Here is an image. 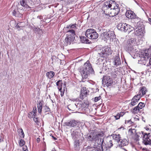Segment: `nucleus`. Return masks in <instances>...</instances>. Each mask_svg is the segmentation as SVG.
<instances>
[{
    "mask_svg": "<svg viewBox=\"0 0 151 151\" xmlns=\"http://www.w3.org/2000/svg\"><path fill=\"white\" fill-rule=\"evenodd\" d=\"M47 109H49V108H47Z\"/></svg>",
    "mask_w": 151,
    "mask_h": 151,
    "instance_id": "obj_59",
    "label": "nucleus"
},
{
    "mask_svg": "<svg viewBox=\"0 0 151 151\" xmlns=\"http://www.w3.org/2000/svg\"><path fill=\"white\" fill-rule=\"evenodd\" d=\"M25 142L24 140L22 139H21L20 140L19 142V145L20 146H22L25 144Z\"/></svg>",
    "mask_w": 151,
    "mask_h": 151,
    "instance_id": "obj_36",
    "label": "nucleus"
},
{
    "mask_svg": "<svg viewBox=\"0 0 151 151\" xmlns=\"http://www.w3.org/2000/svg\"><path fill=\"white\" fill-rule=\"evenodd\" d=\"M43 101H40L38 104L37 107H42L43 105Z\"/></svg>",
    "mask_w": 151,
    "mask_h": 151,
    "instance_id": "obj_40",
    "label": "nucleus"
},
{
    "mask_svg": "<svg viewBox=\"0 0 151 151\" xmlns=\"http://www.w3.org/2000/svg\"><path fill=\"white\" fill-rule=\"evenodd\" d=\"M83 151H93V149L89 147L83 149Z\"/></svg>",
    "mask_w": 151,
    "mask_h": 151,
    "instance_id": "obj_38",
    "label": "nucleus"
},
{
    "mask_svg": "<svg viewBox=\"0 0 151 151\" xmlns=\"http://www.w3.org/2000/svg\"><path fill=\"white\" fill-rule=\"evenodd\" d=\"M75 35V31L73 29L68 30L67 32L66 37L64 40V45H70L74 41Z\"/></svg>",
    "mask_w": 151,
    "mask_h": 151,
    "instance_id": "obj_3",
    "label": "nucleus"
},
{
    "mask_svg": "<svg viewBox=\"0 0 151 151\" xmlns=\"http://www.w3.org/2000/svg\"><path fill=\"white\" fill-rule=\"evenodd\" d=\"M78 122L74 120H72L65 123V125L70 127H74L77 125Z\"/></svg>",
    "mask_w": 151,
    "mask_h": 151,
    "instance_id": "obj_18",
    "label": "nucleus"
},
{
    "mask_svg": "<svg viewBox=\"0 0 151 151\" xmlns=\"http://www.w3.org/2000/svg\"><path fill=\"white\" fill-rule=\"evenodd\" d=\"M140 88L138 94L137 95L139 96H140V98H141L146 94V93L147 92V90L145 87H142Z\"/></svg>",
    "mask_w": 151,
    "mask_h": 151,
    "instance_id": "obj_16",
    "label": "nucleus"
},
{
    "mask_svg": "<svg viewBox=\"0 0 151 151\" xmlns=\"http://www.w3.org/2000/svg\"><path fill=\"white\" fill-rule=\"evenodd\" d=\"M142 150H145V151H147V150H146V149H142Z\"/></svg>",
    "mask_w": 151,
    "mask_h": 151,
    "instance_id": "obj_56",
    "label": "nucleus"
},
{
    "mask_svg": "<svg viewBox=\"0 0 151 151\" xmlns=\"http://www.w3.org/2000/svg\"><path fill=\"white\" fill-rule=\"evenodd\" d=\"M85 35L88 38L91 39H96L99 36L96 31L92 28H89L86 30Z\"/></svg>",
    "mask_w": 151,
    "mask_h": 151,
    "instance_id": "obj_5",
    "label": "nucleus"
},
{
    "mask_svg": "<svg viewBox=\"0 0 151 151\" xmlns=\"http://www.w3.org/2000/svg\"><path fill=\"white\" fill-rule=\"evenodd\" d=\"M17 132L19 133V135L21 138H24V134L22 129V128L19 129L17 130Z\"/></svg>",
    "mask_w": 151,
    "mask_h": 151,
    "instance_id": "obj_28",
    "label": "nucleus"
},
{
    "mask_svg": "<svg viewBox=\"0 0 151 151\" xmlns=\"http://www.w3.org/2000/svg\"><path fill=\"white\" fill-rule=\"evenodd\" d=\"M93 151H100L99 150L96 149H93Z\"/></svg>",
    "mask_w": 151,
    "mask_h": 151,
    "instance_id": "obj_53",
    "label": "nucleus"
},
{
    "mask_svg": "<svg viewBox=\"0 0 151 151\" xmlns=\"http://www.w3.org/2000/svg\"><path fill=\"white\" fill-rule=\"evenodd\" d=\"M124 127L123 126H122L120 128L118 129V130H120L121 129H122V130H124Z\"/></svg>",
    "mask_w": 151,
    "mask_h": 151,
    "instance_id": "obj_50",
    "label": "nucleus"
},
{
    "mask_svg": "<svg viewBox=\"0 0 151 151\" xmlns=\"http://www.w3.org/2000/svg\"><path fill=\"white\" fill-rule=\"evenodd\" d=\"M86 104L85 103L83 104L82 101H80L79 102V103H77V104H76V103L75 104V105L76 106V107H78L79 108H80L84 107L86 106Z\"/></svg>",
    "mask_w": 151,
    "mask_h": 151,
    "instance_id": "obj_26",
    "label": "nucleus"
},
{
    "mask_svg": "<svg viewBox=\"0 0 151 151\" xmlns=\"http://www.w3.org/2000/svg\"><path fill=\"white\" fill-rule=\"evenodd\" d=\"M40 140V138H37V141L38 143H39Z\"/></svg>",
    "mask_w": 151,
    "mask_h": 151,
    "instance_id": "obj_51",
    "label": "nucleus"
},
{
    "mask_svg": "<svg viewBox=\"0 0 151 151\" xmlns=\"http://www.w3.org/2000/svg\"><path fill=\"white\" fill-rule=\"evenodd\" d=\"M104 135L103 132L101 129L97 128L90 130L87 134L86 138L88 141L91 142L99 141Z\"/></svg>",
    "mask_w": 151,
    "mask_h": 151,
    "instance_id": "obj_1",
    "label": "nucleus"
},
{
    "mask_svg": "<svg viewBox=\"0 0 151 151\" xmlns=\"http://www.w3.org/2000/svg\"><path fill=\"white\" fill-rule=\"evenodd\" d=\"M34 113H35L36 114V112H37V108L36 107H35L33 108V111H32Z\"/></svg>",
    "mask_w": 151,
    "mask_h": 151,
    "instance_id": "obj_48",
    "label": "nucleus"
},
{
    "mask_svg": "<svg viewBox=\"0 0 151 151\" xmlns=\"http://www.w3.org/2000/svg\"><path fill=\"white\" fill-rule=\"evenodd\" d=\"M141 59L142 60H148L149 58L151 57L149 60V63L151 65V49H148L145 52H142L140 55Z\"/></svg>",
    "mask_w": 151,
    "mask_h": 151,
    "instance_id": "obj_6",
    "label": "nucleus"
},
{
    "mask_svg": "<svg viewBox=\"0 0 151 151\" xmlns=\"http://www.w3.org/2000/svg\"><path fill=\"white\" fill-rule=\"evenodd\" d=\"M126 16L128 19H134L137 20L138 22L137 24H139L141 22H140V19L137 17H136L135 13L133 11L130 10H127L126 12Z\"/></svg>",
    "mask_w": 151,
    "mask_h": 151,
    "instance_id": "obj_7",
    "label": "nucleus"
},
{
    "mask_svg": "<svg viewBox=\"0 0 151 151\" xmlns=\"http://www.w3.org/2000/svg\"><path fill=\"white\" fill-rule=\"evenodd\" d=\"M23 151H28L27 148L26 146H25L23 147Z\"/></svg>",
    "mask_w": 151,
    "mask_h": 151,
    "instance_id": "obj_47",
    "label": "nucleus"
},
{
    "mask_svg": "<svg viewBox=\"0 0 151 151\" xmlns=\"http://www.w3.org/2000/svg\"><path fill=\"white\" fill-rule=\"evenodd\" d=\"M101 97L100 96L99 97H95L94 98V101L95 102H97L98 101L100 100L101 99Z\"/></svg>",
    "mask_w": 151,
    "mask_h": 151,
    "instance_id": "obj_41",
    "label": "nucleus"
},
{
    "mask_svg": "<svg viewBox=\"0 0 151 151\" xmlns=\"http://www.w3.org/2000/svg\"><path fill=\"white\" fill-rule=\"evenodd\" d=\"M119 11L120 9L119 7H118L111 9L110 12H108L106 11V12H104L106 15H108L110 17H114L117 15L119 13Z\"/></svg>",
    "mask_w": 151,
    "mask_h": 151,
    "instance_id": "obj_12",
    "label": "nucleus"
},
{
    "mask_svg": "<svg viewBox=\"0 0 151 151\" xmlns=\"http://www.w3.org/2000/svg\"><path fill=\"white\" fill-rule=\"evenodd\" d=\"M103 83L107 86H111L113 83V80L109 76H105L102 80Z\"/></svg>",
    "mask_w": 151,
    "mask_h": 151,
    "instance_id": "obj_14",
    "label": "nucleus"
},
{
    "mask_svg": "<svg viewBox=\"0 0 151 151\" xmlns=\"http://www.w3.org/2000/svg\"><path fill=\"white\" fill-rule=\"evenodd\" d=\"M115 73H111V75L112 76H114V77H116L117 76L118 74L117 73H116V72L114 71Z\"/></svg>",
    "mask_w": 151,
    "mask_h": 151,
    "instance_id": "obj_49",
    "label": "nucleus"
},
{
    "mask_svg": "<svg viewBox=\"0 0 151 151\" xmlns=\"http://www.w3.org/2000/svg\"><path fill=\"white\" fill-rule=\"evenodd\" d=\"M114 59V65L117 66L121 64V60L119 56H116Z\"/></svg>",
    "mask_w": 151,
    "mask_h": 151,
    "instance_id": "obj_21",
    "label": "nucleus"
},
{
    "mask_svg": "<svg viewBox=\"0 0 151 151\" xmlns=\"http://www.w3.org/2000/svg\"><path fill=\"white\" fill-rule=\"evenodd\" d=\"M64 85H65V83H64Z\"/></svg>",
    "mask_w": 151,
    "mask_h": 151,
    "instance_id": "obj_58",
    "label": "nucleus"
},
{
    "mask_svg": "<svg viewBox=\"0 0 151 151\" xmlns=\"http://www.w3.org/2000/svg\"><path fill=\"white\" fill-rule=\"evenodd\" d=\"M146 129L147 130H148V129H148V128H147V129Z\"/></svg>",
    "mask_w": 151,
    "mask_h": 151,
    "instance_id": "obj_57",
    "label": "nucleus"
},
{
    "mask_svg": "<svg viewBox=\"0 0 151 151\" xmlns=\"http://www.w3.org/2000/svg\"><path fill=\"white\" fill-rule=\"evenodd\" d=\"M119 7V5L114 1H107L104 2L102 9L104 12H106L109 9L110 10Z\"/></svg>",
    "mask_w": 151,
    "mask_h": 151,
    "instance_id": "obj_4",
    "label": "nucleus"
},
{
    "mask_svg": "<svg viewBox=\"0 0 151 151\" xmlns=\"http://www.w3.org/2000/svg\"><path fill=\"white\" fill-rule=\"evenodd\" d=\"M136 44L135 39L131 38L129 39L126 44V47L128 50L132 51L134 49V47Z\"/></svg>",
    "mask_w": 151,
    "mask_h": 151,
    "instance_id": "obj_8",
    "label": "nucleus"
},
{
    "mask_svg": "<svg viewBox=\"0 0 151 151\" xmlns=\"http://www.w3.org/2000/svg\"><path fill=\"white\" fill-rule=\"evenodd\" d=\"M129 142L126 139H123L122 140L119 144L121 147L126 146L128 144Z\"/></svg>",
    "mask_w": 151,
    "mask_h": 151,
    "instance_id": "obj_23",
    "label": "nucleus"
},
{
    "mask_svg": "<svg viewBox=\"0 0 151 151\" xmlns=\"http://www.w3.org/2000/svg\"><path fill=\"white\" fill-rule=\"evenodd\" d=\"M149 20V21L150 22H151V18H150L149 19H148Z\"/></svg>",
    "mask_w": 151,
    "mask_h": 151,
    "instance_id": "obj_55",
    "label": "nucleus"
},
{
    "mask_svg": "<svg viewBox=\"0 0 151 151\" xmlns=\"http://www.w3.org/2000/svg\"><path fill=\"white\" fill-rule=\"evenodd\" d=\"M139 109L137 106L132 110V111L134 114H137L139 112Z\"/></svg>",
    "mask_w": 151,
    "mask_h": 151,
    "instance_id": "obj_31",
    "label": "nucleus"
},
{
    "mask_svg": "<svg viewBox=\"0 0 151 151\" xmlns=\"http://www.w3.org/2000/svg\"><path fill=\"white\" fill-rule=\"evenodd\" d=\"M13 15L15 16H18V12H17V9H15L12 12Z\"/></svg>",
    "mask_w": 151,
    "mask_h": 151,
    "instance_id": "obj_37",
    "label": "nucleus"
},
{
    "mask_svg": "<svg viewBox=\"0 0 151 151\" xmlns=\"http://www.w3.org/2000/svg\"><path fill=\"white\" fill-rule=\"evenodd\" d=\"M139 136L137 134H135L134 135V139L136 140H139Z\"/></svg>",
    "mask_w": 151,
    "mask_h": 151,
    "instance_id": "obj_39",
    "label": "nucleus"
},
{
    "mask_svg": "<svg viewBox=\"0 0 151 151\" xmlns=\"http://www.w3.org/2000/svg\"><path fill=\"white\" fill-rule=\"evenodd\" d=\"M112 53V51L110 48L107 46H105L102 47L101 51L100 53L102 55L103 57H107Z\"/></svg>",
    "mask_w": 151,
    "mask_h": 151,
    "instance_id": "obj_11",
    "label": "nucleus"
},
{
    "mask_svg": "<svg viewBox=\"0 0 151 151\" xmlns=\"http://www.w3.org/2000/svg\"><path fill=\"white\" fill-rule=\"evenodd\" d=\"M126 26H125V27L124 28V32H129L131 31L132 29H131V28H132V27L129 24H128L126 23Z\"/></svg>",
    "mask_w": 151,
    "mask_h": 151,
    "instance_id": "obj_27",
    "label": "nucleus"
},
{
    "mask_svg": "<svg viewBox=\"0 0 151 151\" xmlns=\"http://www.w3.org/2000/svg\"><path fill=\"white\" fill-rule=\"evenodd\" d=\"M76 25L75 24H70L68 26H67L66 28L69 29V30L73 29L74 30V29L76 28Z\"/></svg>",
    "mask_w": 151,
    "mask_h": 151,
    "instance_id": "obj_29",
    "label": "nucleus"
},
{
    "mask_svg": "<svg viewBox=\"0 0 151 151\" xmlns=\"http://www.w3.org/2000/svg\"><path fill=\"white\" fill-rule=\"evenodd\" d=\"M125 124H127L128 125H132L133 124V122H132L131 119H130L128 120H125Z\"/></svg>",
    "mask_w": 151,
    "mask_h": 151,
    "instance_id": "obj_35",
    "label": "nucleus"
},
{
    "mask_svg": "<svg viewBox=\"0 0 151 151\" xmlns=\"http://www.w3.org/2000/svg\"><path fill=\"white\" fill-rule=\"evenodd\" d=\"M140 109H142L145 106V104L144 103L140 102L139 103L137 106Z\"/></svg>",
    "mask_w": 151,
    "mask_h": 151,
    "instance_id": "obj_34",
    "label": "nucleus"
},
{
    "mask_svg": "<svg viewBox=\"0 0 151 151\" xmlns=\"http://www.w3.org/2000/svg\"><path fill=\"white\" fill-rule=\"evenodd\" d=\"M52 151H56L55 148H53L52 150Z\"/></svg>",
    "mask_w": 151,
    "mask_h": 151,
    "instance_id": "obj_54",
    "label": "nucleus"
},
{
    "mask_svg": "<svg viewBox=\"0 0 151 151\" xmlns=\"http://www.w3.org/2000/svg\"><path fill=\"white\" fill-rule=\"evenodd\" d=\"M56 85L58 86V88L59 91H60L62 89L63 83L62 81L60 80L57 82Z\"/></svg>",
    "mask_w": 151,
    "mask_h": 151,
    "instance_id": "obj_24",
    "label": "nucleus"
},
{
    "mask_svg": "<svg viewBox=\"0 0 151 151\" xmlns=\"http://www.w3.org/2000/svg\"><path fill=\"white\" fill-rule=\"evenodd\" d=\"M80 39L81 42L83 43H87L89 40L86 38L84 36H81L80 37Z\"/></svg>",
    "mask_w": 151,
    "mask_h": 151,
    "instance_id": "obj_30",
    "label": "nucleus"
},
{
    "mask_svg": "<svg viewBox=\"0 0 151 151\" xmlns=\"http://www.w3.org/2000/svg\"><path fill=\"white\" fill-rule=\"evenodd\" d=\"M114 116L115 119L116 120L119 119L120 117V116L119 115L118 113L116 114V115Z\"/></svg>",
    "mask_w": 151,
    "mask_h": 151,
    "instance_id": "obj_42",
    "label": "nucleus"
},
{
    "mask_svg": "<svg viewBox=\"0 0 151 151\" xmlns=\"http://www.w3.org/2000/svg\"><path fill=\"white\" fill-rule=\"evenodd\" d=\"M144 29L142 27L140 28H138V29L136 31L135 34L136 36L141 38L143 36L144 34Z\"/></svg>",
    "mask_w": 151,
    "mask_h": 151,
    "instance_id": "obj_17",
    "label": "nucleus"
},
{
    "mask_svg": "<svg viewBox=\"0 0 151 151\" xmlns=\"http://www.w3.org/2000/svg\"><path fill=\"white\" fill-rule=\"evenodd\" d=\"M79 71L82 78L81 81L83 82H85V79L88 78V75L93 74L94 73L89 60H87L84 63L83 67L80 68Z\"/></svg>",
    "mask_w": 151,
    "mask_h": 151,
    "instance_id": "obj_2",
    "label": "nucleus"
},
{
    "mask_svg": "<svg viewBox=\"0 0 151 151\" xmlns=\"http://www.w3.org/2000/svg\"><path fill=\"white\" fill-rule=\"evenodd\" d=\"M118 113L120 116V117L122 116L125 114V113L124 112H121Z\"/></svg>",
    "mask_w": 151,
    "mask_h": 151,
    "instance_id": "obj_46",
    "label": "nucleus"
},
{
    "mask_svg": "<svg viewBox=\"0 0 151 151\" xmlns=\"http://www.w3.org/2000/svg\"><path fill=\"white\" fill-rule=\"evenodd\" d=\"M143 143L145 145H151V134L145 133L143 134Z\"/></svg>",
    "mask_w": 151,
    "mask_h": 151,
    "instance_id": "obj_9",
    "label": "nucleus"
},
{
    "mask_svg": "<svg viewBox=\"0 0 151 151\" xmlns=\"http://www.w3.org/2000/svg\"><path fill=\"white\" fill-rule=\"evenodd\" d=\"M113 142L111 140H110L109 141L107 142V144L106 145V148H110L113 145Z\"/></svg>",
    "mask_w": 151,
    "mask_h": 151,
    "instance_id": "obj_32",
    "label": "nucleus"
},
{
    "mask_svg": "<svg viewBox=\"0 0 151 151\" xmlns=\"http://www.w3.org/2000/svg\"><path fill=\"white\" fill-rule=\"evenodd\" d=\"M46 76L49 79H51L53 78L55 75V73L52 71H50L49 72H47L46 73Z\"/></svg>",
    "mask_w": 151,
    "mask_h": 151,
    "instance_id": "obj_25",
    "label": "nucleus"
},
{
    "mask_svg": "<svg viewBox=\"0 0 151 151\" xmlns=\"http://www.w3.org/2000/svg\"><path fill=\"white\" fill-rule=\"evenodd\" d=\"M37 108H38V113L39 114H41V112H42V107H37Z\"/></svg>",
    "mask_w": 151,
    "mask_h": 151,
    "instance_id": "obj_45",
    "label": "nucleus"
},
{
    "mask_svg": "<svg viewBox=\"0 0 151 151\" xmlns=\"http://www.w3.org/2000/svg\"><path fill=\"white\" fill-rule=\"evenodd\" d=\"M113 139L115 141H116V142L118 143L121 139V136L119 134H113L111 135Z\"/></svg>",
    "mask_w": 151,
    "mask_h": 151,
    "instance_id": "obj_19",
    "label": "nucleus"
},
{
    "mask_svg": "<svg viewBox=\"0 0 151 151\" xmlns=\"http://www.w3.org/2000/svg\"><path fill=\"white\" fill-rule=\"evenodd\" d=\"M34 121L37 124L39 123L37 118L34 117L33 119Z\"/></svg>",
    "mask_w": 151,
    "mask_h": 151,
    "instance_id": "obj_44",
    "label": "nucleus"
},
{
    "mask_svg": "<svg viewBox=\"0 0 151 151\" xmlns=\"http://www.w3.org/2000/svg\"><path fill=\"white\" fill-rule=\"evenodd\" d=\"M140 98V96L137 95H135L132 99L131 102L130 104L133 106H135L137 104L138 101Z\"/></svg>",
    "mask_w": 151,
    "mask_h": 151,
    "instance_id": "obj_15",
    "label": "nucleus"
},
{
    "mask_svg": "<svg viewBox=\"0 0 151 151\" xmlns=\"http://www.w3.org/2000/svg\"><path fill=\"white\" fill-rule=\"evenodd\" d=\"M60 91L61 92L60 95H61V96L63 97L64 95V92H65V89H64L62 90V89H61V90L60 91Z\"/></svg>",
    "mask_w": 151,
    "mask_h": 151,
    "instance_id": "obj_43",
    "label": "nucleus"
},
{
    "mask_svg": "<svg viewBox=\"0 0 151 151\" xmlns=\"http://www.w3.org/2000/svg\"><path fill=\"white\" fill-rule=\"evenodd\" d=\"M114 34L112 31H109L103 33L102 35L103 39L104 41L107 40H111L113 39L114 37Z\"/></svg>",
    "mask_w": 151,
    "mask_h": 151,
    "instance_id": "obj_10",
    "label": "nucleus"
},
{
    "mask_svg": "<svg viewBox=\"0 0 151 151\" xmlns=\"http://www.w3.org/2000/svg\"><path fill=\"white\" fill-rule=\"evenodd\" d=\"M52 137L53 139H54V140H56V139H57V138H56L55 137H54V136H52Z\"/></svg>",
    "mask_w": 151,
    "mask_h": 151,
    "instance_id": "obj_52",
    "label": "nucleus"
},
{
    "mask_svg": "<svg viewBox=\"0 0 151 151\" xmlns=\"http://www.w3.org/2000/svg\"><path fill=\"white\" fill-rule=\"evenodd\" d=\"M25 23L24 22H20L17 23L16 27L18 30L22 29V28L25 26Z\"/></svg>",
    "mask_w": 151,
    "mask_h": 151,
    "instance_id": "obj_22",
    "label": "nucleus"
},
{
    "mask_svg": "<svg viewBox=\"0 0 151 151\" xmlns=\"http://www.w3.org/2000/svg\"><path fill=\"white\" fill-rule=\"evenodd\" d=\"M36 116V114L32 111L29 112L28 114V117L30 119L32 118L33 116Z\"/></svg>",
    "mask_w": 151,
    "mask_h": 151,
    "instance_id": "obj_33",
    "label": "nucleus"
},
{
    "mask_svg": "<svg viewBox=\"0 0 151 151\" xmlns=\"http://www.w3.org/2000/svg\"><path fill=\"white\" fill-rule=\"evenodd\" d=\"M89 91L86 87H83L81 88L80 95V98L83 100L88 95Z\"/></svg>",
    "mask_w": 151,
    "mask_h": 151,
    "instance_id": "obj_13",
    "label": "nucleus"
},
{
    "mask_svg": "<svg viewBox=\"0 0 151 151\" xmlns=\"http://www.w3.org/2000/svg\"><path fill=\"white\" fill-rule=\"evenodd\" d=\"M126 23H119L117 25V28L119 30L122 31L124 32V28L126 26Z\"/></svg>",
    "mask_w": 151,
    "mask_h": 151,
    "instance_id": "obj_20",
    "label": "nucleus"
}]
</instances>
